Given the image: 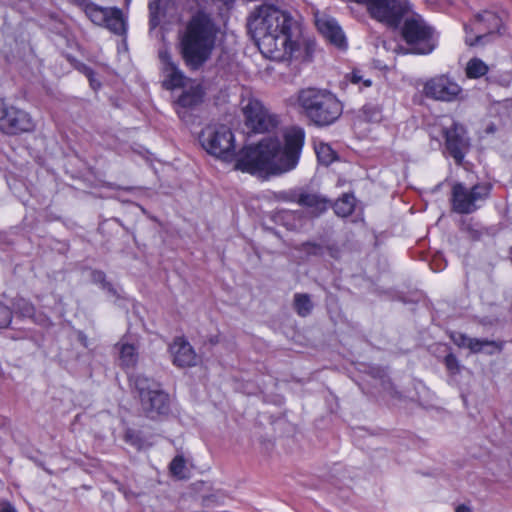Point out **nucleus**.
I'll use <instances>...</instances> for the list:
<instances>
[{"label": "nucleus", "mask_w": 512, "mask_h": 512, "mask_svg": "<svg viewBox=\"0 0 512 512\" xmlns=\"http://www.w3.org/2000/svg\"><path fill=\"white\" fill-rule=\"evenodd\" d=\"M203 94L200 85L191 86L188 90H184L175 102V110L178 116L186 120L187 110L199 105L202 102Z\"/></svg>", "instance_id": "19"}, {"label": "nucleus", "mask_w": 512, "mask_h": 512, "mask_svg": "<svg viewBox=\"0 0 512 512\" xmlns=\"http://www.w3.org/2000/svg\"><path fill=\"white\" fill-rule=\"evenodd\" d=\"M502 26L501 18L494 12L484 11L475 16L474 29L479 32L474 39L468 35L465 38V43L469 46L484 44L487 39L494 32L500 33Z\"/></svg>", "instance_id": "14"}, {"label": "nucleus", "mask_w": 512, "mask_h": 512, "mask_svg": "<svg viewBox=\"0 0 512 512\" xmlns=\"http://www.w3.org/2000/svg\"><path fill=\"white\" fill-rule=\"evenodd\" d=\"M245 123L255 133H265L273 130L277 124L276 116L272 115L257 99H248L243 106Z\"/></svg>", "instance_id": "12"}, {"label": "nucleus", "mask_w": 512, "mask_h": 512, "mask_svg": "<svg viewBox=\"0 0 512 512\" xmlns=\"http://www.w3.org/2000/svg\"><path fill=\"white\" fill-rule=\"evenodd\" d=\"M170 472L173 476L183 479L186 477V461L183 456L177 455L170 463Z\"/></svg>", "instance_id": "28"}, {"label": "nucleus", "mask_w": 512, "mask_h": 512, "mask_svg": "<svg viewBox=\"0 0 512 512\" xmlns=\"http://www.w3.org/2000/svg\"><path fill=\"white\" fill-rule=\"evenodd\" d=\"M91 74H92V71L89 70V73L87 75L90 78V84L93 86L94 85V80L91 78Z\"/></svg>", "instance_id": "38"}, {"label": "nucleus", "mask_w": 512, "mask_h": 512, "mask_svg": "<svg viewBox=\"0 0 512 512\" xmlns=\"http://www.w3.org/2000/svg\"><path fill=\"white\" fill-rule=\"evenodd\" d=\"M0 306H1V307H7L6 305H4V304H1V303H0Z\"/></svg>", "instance_id": "40"}, {"label": "nucleus", "mask_w": 512, "mask_h": 512, "mask_svg": "<svg viewBox=\"0 0 512 512\" xmlns=\"http://www.w3.org/2000/svg\"><path fill=\"white\" fill-rule=\"evenodd\" d=\"M315 25L318 31L333 45L340 49L347 46L345 35L334 18L323 14L315 13Z\"/></svg>", "instance_id": "15"}, {"label": "nucleus", "mask_w": 512, "mask_h": 512, "mask_svg": "<svg viewBox=\"0 0 512 512\" xmlns=\"http://www.w3.org/2000/svg\"><path fill=\"white\" fill-rule=\"evenodd\" d=\"M452 339L456 345L459 347H466L472 353H480V351L484 350V347H493L494 350H503L504 347L503 341L471 338L461 333L454 335Z\"/></svg>", "instance_id": "20"}, {"label": "nucleus", "mask_w": 512, "mask_h": 512, "mask_svg": "<svg viewBox=\"0 0 512 512\" xmlns=\"http://www.w3.org/2000/svg\"><path fill=\"white\" fill-rule=\"evenodd\" d=\"M0 512H16V510L10 504H7L0 510Z\"/></svg>", "instance_id": "36"}, {"label": "nucleus", "mask_w": 512, "mask_h": 512, "mask_svg": "<svg viewBox=\"0 0 512 512\" xmlns=\"http://www.w3.org/2000/svg\"><path fill=\"white\" fill-rule=\"evenodd\" d=\"M312 247H313L314 249H319V246H317V245H312Z\"/></svg>", "instance_id": "39"}, {"label": "nucleus", "mask_w": 512, "mask_h": 512, "mask_svg": "<svg viewBox=\"0 0 512 512\" xmlns=\"http://www.w3.org/2000/svg\"><path fill=\"white\" fill-rule=\"evenodd\" d=\"M158 57L161 64V71L164 75L163 86L168 90L184 87L188 81L184 72L173 60L172 55L166 46L158 51Z\"/></svg>", "instance_id": "13"}, {"label": "nucleus", "mask_w": 512, "mask_h": 512, "mask_svg": "<svg viewBox=\"0 0 512 512\" xmlns=\"http://www.w3.org/2000/svg\"><path fill=\"white\" fill-rule=\"evenodd\" d=\"M502 350H498V349H495L493 347H484V350H482L481 352L485 353V354H488V355H493L495 353H499L501 352Z\"/></svg>", "instance_id": "34"}, {"label": "nucleus", "mask_w": 512, "mask_h": 512, "mask_svg": "<svg viewBox=\"0 0 512 512\" xmlns=\"http://www.w3.org/2000/svg\"><path fill=\"white\" fill-rule=\"evenodd\" d=\"M439 35L435 28L418 15V55L432 53L438 45Z\"/></svg>", "instance_id": "17"}, {"label": "nucleus", "mask_w": 512, "mask_h": 512, "mask_svg": "<svg viewBox=\"0 0 512 512\" xmlns=\"http://www.w3.org/2000/svg\"><path fill=\"white\" fill-rule=\"evenodd\" d=\"M365 4L370 16L389 27H398L410 10L408 0H356Z\"/></svg>", "instance_id": "7"}, {"label": "nucleus", "mask_w": 512, "mask_h": 512, "mask_svg": "<svg viewBox=\"0 0 512 512\" xmlns=\"http://www.w3.org/2000/svg\"><path fill=\"white\" fill-rule=\"evenodd\" d=\"M297 102L305 117L317 127L334 124L343 113L341 101L323 89H303L298 93Z\"/></svg>", "instance_id": "4"}, {"label": "nucleus", "mask_w": 512, "mask_h": 512, "mask_svg": "<svg viewBox=\"0 0 512 512\" xmlns=\"http://www.w3.org/2000/svg\"><path fill=\"white\" fill-rule=\"evenodd\" d=\"M445 365L447 369L452 373L457 372L459 369L458 360L453 354H448L445 357Z\"/></svg>", "instance_id": "31"}, {"label": "nucleus", "mask_w": 512, "mask_h": 512, "mask_svg": "<svg viewBox=\"0 0 512 512\" xmlns=\"http://www.w3.org/2000/svg\"><path fill=\"white\" fill-rule=\"evenodd\" d=\"M425 96L442 102L464 99L463 88L450 76L441 74L427 80L423 86Z\"/></svg>", "instance_id": "10"}, {"label": "nucleus", "mask_w": 512, "mask_h": 512, "mask_svg": "<svg viewBox=\"0 0 512 512\" xmlns=\"http://www.w3.org/2000/svg\"><path fill=\"white\" fill-rule=\"evenodd\" d=\"M141 409L149 418L166 415L170 410V397L161 384L145 375H136L131 379Z\"/></svg>", "instance_id": "6"}, {"label": "nucleus", "mask_w": 512, "mask_h": 512, "mask_svg": "<svg viewBox=\"0 0 512 512\" xmlns=\"http://www.w3.org/2000/svg\"><path fill=\"white\" fill-rule=\"evenodd\" d=\"M173 364L178 367H191L197 363V355L188 341L182 337L176 338L170 345Z\"/></svg>", "instance_id": "16"}, {"label": "nucleus", "mask_w": 512, "mask_h": 512, "mask_svg": "<svg viewBox=\"0 0 512 512\" xmlns=\"http://www.w3.org/2000/svg\"><path fill=\"white\" fill-rule=\"evenodd\" d=\"M150 9V27L151 29L156 28L160 23V18L158 16V7L153 4L149 5Z\"/></svg>", "instance_id": "32"}, {"label": "nucleus", "mask_w": 512, "mask_h": 512, "mask_svg": "<svg viewBox=\"0 0 512 512\" xmlns=\"http://www.w3.org/2000/svg\"><path fill=\"white\" fill-rule=\"evenodd\" d=\"M116 347L119 349V364L121 367L133 368L138 362L137 348L128 343H118Z\"/></svg>", "instance_id": "22"}, {"label": "nucleus", "mask_w": 512, "mask_h": 512, "mask_svg": "<svg viewBox=\"0 0 512 512\" xmlns=\"http://www.w3.org/2000/svg\"><path fill=\"white\" fill-rule=\"evenodd\" d=\"M91 279L94 283L101 284L103 289H107L109 292H111L113 294L115 293V290L112 287V285L106 281V275L103 271L94 270L91 273Z\"/></svg>", "instance_id": "29"}, {"label": "nucleus", "mask_w": 512, "mask_h": 512, "mask_svg": "<svg viewBox=\"0 0 512 512\" xmlns=\"http://www.w3.org/2000/svg\"><path fill=\"white\" fill-rule=\"evenodd\" d=\"M12 320V312L9 307L0 306V328H6Z\"/></svg>", "instance_id": "30"}, {"label": "nucleus", "mask_w": 512, "mask_h": 512, "mask_svg": "<svg viewBox=\"0 0 512 512\" xmlns=\"http://www.w3.org/2000/svg\"><path fill=\"white\" fill-rule=\"evenodd\" d=\"M293 306L296 313L301 317L310 315L314 307L310 295L306 293H296L294 295Z\"/></svg>", "instance_id": "24"}, {"label": "nucleus", "mask_w": 512, "mask_h": 512, "mask_svg": "<svg viewBox=\"0 0 512 512\" xmlns=\"http://www.w3.org/2000/svg\"><path fill=\"white\" fill-rule=\"evenodd\" d=\"M358 118L370 123H379L382 118V109L379 105L368 103L359 111Z\"/></svg>", "instance_id": "25"}, {"label": "nucleus", "mask_w": 512, "mask_h": 512, "mask_svg": "<svg viewBox=\"0 0 512 512\" xmlns=\"http://www.w3.org/2000/svg\"><path fill=\"white\" fill-rule=\"evenodd\" d=\"M401 37L408 47L402 44L397 45L395 52L398 55H407L416 53V19L414 17L408 18L402 29Z\"/></svg>", "instance_id": "21"}, {"label": "nucleus", "mask_w": 512, "mask_h": 512, "mask_svg": "<svg viewBox=\"0 0 512 512\" xmlns=\"http://www.w3.org/2000/svg\"><path fill=\"white\" fill-rule=\"evenodd\" d=\"M293 201L307 208L314 216H319L330 206V201L326 197L309 191H301L294 196Z\"/></svg>", "instance_id": "18"}, {"label": "nucleus", "mask_w": 512, "mask_h": 512, "mask_svg": "<svg viewBox=\"0 0 512 512\" xmlns=\"http://www.w3.org/2000/svg\"><path fill=\"white\" fill-rule=\"evenodd\" d=\"M362 81V76L359 75L357 72H353L351 76V82L358 84Z\"/></svg>", "instance_id": "35"}, {"label": "nucleus", "mask_w": 512, "mask_h": 512, "mask_svg": "<svg viewBox=\"0 0 512 512\" xmlns=\"http://www.w3.org/2000/svg\"><path fill=\"white\" fill-rule=\"evenodd\" d=\"M491 185L479 183L467 188L462 183H457L452 189V205L454 211L460 214H470L476 211L490 194Z\"/></svg>", "instance_id": "8"}, {"label": "nucleus", "mask_w": 512, "mask_h": 512, "mask_svg": "<svg viewBox=\"0 0 512 512\" xmlns=\"http://www.w3.org/2000/svg\"><path fill=\"white\" fill-rule=\"evenodd\" d=\"M248 29L266 58L288 61L300 52L301 27L287 10L261 4L251 12Z\"/></svg>", "instance_id": "2"}, {"label": "nucleus", "mask_w": 512, "mask_h": 512, "mask_svg": "<svg viewBox=\"0 0 512 512\" xmlns=\"http://www.w3.org/2000/svg\"><path fill=\"white\" fill-rule=\"evenodd\" d=\"M34 121L23 109L0 100V130L9 135L29 132L34 129Z\"/></svg>", "instance_id": "11"}, {"label": "nucleus", "mask_w": 512, "mask_h": 512, "mask_svg": "<svg viewBox=\"0 0 512 512\" xmlns=\"http://www.w3.org/2000/svg\"><path fill=\"white\" fill-rule=\"evenodd\" d=\"M83 10L95 25L105 27L116 35H124L126 33L127 24L119 8L102 7L90 2L84 4Z\"/></svg>", "instance_id": "9"}, {"label": "nucleus", "mask_w": 512, "mask_h": 512, "mask_svg": "<svg viewBox=\"0 0 512 512\" xmlns=\"http://www.w3.org/2000/svg\"><path fill=\"white\" fill-rule=\"evenodd\" d=\"M178 51L191 71L201 69L210 59L215 46L216 30L205 12H196L178 36Z\"/></svg>", "instance_id": "3"}, {"label": "nucleus", "mask_w": 512, "mask_h": 512, "mask_svg": "<svg viewBox=\"0 0 512 512\" xmlns=\"http://www.w3.org/2000/svg\"><path fill=\"white\" fill-rule=\"evenodd\" d=\"M363 84H364L365 87H369V86H371L372 82H371V80L366 79V80L363 81Z\"/></svg>", "instance_id": "37"}, {"label": "nucleus", "mask_w": 512, "mask_h": 512, "mask_svg": "<svg viewBox=\"0 0 512 512\" xmlns=\"http://www.w3.org/2000/svg\"><path fill=\"white\" fill-rule=\"evenodd\" d=\"M316 154L318 157V160L325 165H329L332 163L335 159V152L332 150V148L325 143H320L316 147Z\"/></svg>", "instance_id": "27"}, {"label": "nucleus", "mask_w": 512, "mask_h": 512, "mask_svg": "<svg viewBox=\"0 0 512 512\" xmlns=\"http://www.w3.org/2000/svg\"><path fill=\"white\" fill-rule=\"evenodd\" d=\"M431 138L439 141V137L445 139V149L457 165H462L463 160L470 150V139L462 124L453 119L442 117L429 130Z\"/></svg>", "instance_id": "5"}, {"label": "nucleus", "mask_w": 512, "mask_h": 512, "mask_svg": "<svg viewBox=\"0 0 512 512\" xmlns=\"http://www.w3.org/2000/svg\"><path fill=\"white\" fill-rule=\"evenodd\" d=\"M426 3H428L430 0H424Z\"/></svg>", "instance_id": "41"}, {"label": "nucleus", "mask_w": 512, "mask_h": 512, "mask_svg": "<svg viewBox=\"0 0 512 512\" xmlns=\"http://www.w3.org/2000/svg\"><path fill=\"white\" fill-rule=\"evenodd\" d=\"M304 138L303 129L292 127L284 133V143L276 137H267L235 153L231 129L226 125H210L202 130L199 141L209 154L234 162L235 170L268 176L281 175L297 166Z\"/></svg>", "instance_id": "1"}, {"label": "nucleus", "mask_w": 512, "mask_h": 512, "mask_svg": "<svg viewBox=\"0 0 512 512\" xmlns=\"http://www.w3.org/2000/svg\"><path fill=\"white\" fill-rule=\"evenodd\" d=\"M455 512H472V510L469 506L460 504L455 508Z\"/></svg>", "instance_id": "33"}, {"label": "nucleus", "mask_w": 512, "mask_h": 512, "mask_svg": "<svg viewBox=\"0 0 512 512\" xmlns=\"http://www.w3.org/2000/svg\"><path fill=\"white\" fill-rule=\"evenodd\" d=\"M334 211L340 217H347L354 211L355 198L353 195L344 194L334 203Z\"/></svg>", "instance_id": "26"}, {"label": "nucleus", "mask_w": 512, "mask_h": 512, "mask_svg": "<svg viewBox=\"0 0 512 512\" xmlns=\"http://www.w3.org/2000/svg\"><path fill=\"white\" fill-rule=\"evenodd\" d=\"M488 65L480 58H471L466 65L465 73L469 79H478L487 74Z\"/></svg>", "instance_id": "23"}]
</instances>
